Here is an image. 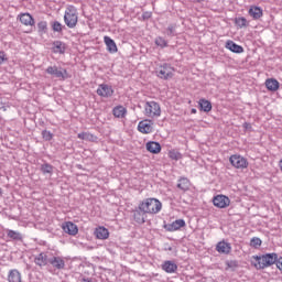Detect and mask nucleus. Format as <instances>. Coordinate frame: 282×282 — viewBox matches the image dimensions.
<instances>
[{
	"instance_id": "obj_32",
	"label": "nucleus",
	"mask_w": 282,
	"mask_h": 282,
	"mask_svg": "<svg viewBox=\"0 0 282 282\" xmlns=\"http://www.w3.org/2000/svg\"><path fill=\"white\" fill-rule=\"evenodd\" d=\"M191 186V182L188 181V178L186 177H182L178 180V183H177V188H180L181 191H188Z\"/></svg>"
},
{
	"instance_id": "obj_9",
	"label": "nucleus",
	"mask_w": 282,
	"mask_h": 282,
	"mask_svg": "<svg viewBox=\"0 0 282 282\" xmlns=\"http://www.w3.org/2000/svg\"><path fill=\"white\" fill-rule=\"evenodd\" d=\"M186 226V221L184 219H177L171 224H165L163 228L167 232H175V230H180L181 228H184Z\"/></svg>"
},
{
	"instance_id": "obj_6",
	"label": "nucleus",
	"mask_w": 282,
	"mask_h": 282,
	"mask_svg": "<svg viewBox=\"0 0 282 282\" xmlns=\"http://www.w3.org/2000/svg\"><path fill=\"white\" fill-rule=\"evenodd\" d=\"M229 161L235 169H248V160L241 155L234 154L230 156Z\"/></svg>"
},
{
	"instance_id": "obj_24",
	"label": "nucleus",
	"mask_w": 282,
	"mask_h": 282,
	"mask_svg": "<svg viewBox=\"0 0 282 282\" xmlns=\"http://www.w3.org/2000/svg\"><path fill=\"white\" fill-rule=\"evenodd\" d=\"M95 236L97 239H109V229L105 228V227H98L95 229Z\"/></svg>"
},
{
	"instance_id": "obj_23",
	"label": "nucleus",
	"mask_w": 282,
	"mask_h": 282,
	"mask_svg": "<svg viewBox=\"0 0 282 282\" xmlns=\"http://www.w3.org/2000/svg\"><path fill=\"white\" fill-rule=\"evenodd\" d=\"M198 106L200 108V111H205V113L213 111V104L208 99H199Z\"/></svg>"
},
{
	"instance_id": "obj_39",
	"label": "nucleus",
	"mask_w": 282,
	"mask_h": 282,
	"mask_svg": "<svg viewBox=\"0 0 282 282\" xmlns=\"http://www.w3.org/2000/svg\"><path fill=\"white\" fill-rule=\"evenodd\" d=\"M42 138L46 142H50L52 140V138H54V134L52 132L47 131V130H43L42 131Z\"/></svg>"
},
{
	"instance_id": "obj_46",
	"label": "nucleus",
	"mask_w": 282,
	"mask_h": 282,
	"mask_svg": "<svg viewBox=\"0 0 282 282\" xmlns=\"http://www.w3.org/2000/svg\"><path fill=\"white\" fill-rule=\"evenodd\" d=\"M82 282H91V280H90V279H85V278H84V279L82 280Z\"/></svg>"
},
{
	"instance_id": "obj_19",
	"label": "nucleus",
	"mask_w": 282,
	"mask_h": 282,
	"mask_svg": "<svg viewBox=\"0 0 282 282\" xmlns=\"http://www.w3.org/2000/svg\"><path fill=\"white\" fill-rule=\"evenodd\" d=\"M138 131H140V133H152L153 126H151L148 120L140 121L138 124Z\"/></svg>"
},
{
	"instance_id": "obj_26",
	"label": "nucleus",
	"mask_w": 282,
	"mask_h": 282,
	"mask_svg": "<svg viewBox=\"0 0 282 282\" xmlns=\"http://www.w3.org/2000/svg\"><path fill=\"white\" fill-rule=\"evenodd\" d=\"M265 87L269 91H276L280 87L279 80L271 78L265 80Z\"/></svg>"
},
{
	"instance_id": "obj_28",
	"label": "nucleus",
	"mask_w": 282,
	"mask_h": 282,
	"mask_svg": "<svg viewBox=\"0 0 282 282\" xmlns=\"http://www.w3.org/2000/svg\"><path fill=\"white\" fill-rule=\"evenodd\" d=\"M115 118H124L127 116V108L124 106H117L112 109Z\"/></svg>"
},
{
	"instance_id": "obj_5",
	"label": "nucleus",
	"mask_w": 282,
	"mask_h": 282,
	"mask_svg": "<svg viewBox=\"0 0 282 282\" xmlns=\"http://www.w3.org/2000/svg\"><path fill=\"white\" fill-rule=\"evenodd\" d=\"M158 78H162L163 80H169V78L173 77V67L169 63H164L156 70Z\"/></svg>"
},
{
	"instance_id": "obj_15",
	"label": "nucleus",
	"mask_w": 282,
	"mask_h": 282,
	"mask_svg": "<svg viewBox=\"0 0 282 282\" xmlns=\"http://www.w3.org/2000/svg\"><path fill=\"white\" fill-rule=\"evenodd\" d=\"M133 219L137 224H144V219H145V216H147V212L142 210L140 208V205L137 209H134L133 212Z\"/></svg>"
},
{
	"instance_id": "obj_25",
	"label": "nucleus",
	"mask_w": 282,
	"mask_h": 282,
	"mask_svg": "<svg viewBox=\"0 0 282 282\" xmlns=\"http://www.w3.org/2000/svg\"><path fill=\"white\" fill-rule=\"evenodd\" d=\"M7 237L8 239H11L12 241H23V234L19 231H14L12 229L7 230Z\"/></svg>"
},
{
	"instance_id": "obj_44",
	"label": "nucleus",
	"mask_w": 282,
	"mask_h": 282,
	"mask_svg": "<svg viewBox=\"0 0 282 282\" xmlns=\"http://www.w3.org/2000/svg\"><path fill=\"white\" fill-rule=\"evenodd\" d=\"M275 265L278 269H280L282 271V258H280L275 261Z\"/></svg>"
},
{
	"instance_id": "obj_7",
	"label": "nucleus",
	"mask_w": 282,
	"mask_h": 282,
	"mask_svg": "<svg viewBox=\"0 0 282 282\" xmlns=\"http://www.w3.org/2000/svg\"><path fill=\"white\" fill-rule=\"evenodd\" d=\"M46 74L54 76V78H67V69H58V66H48L46 68Z\"/></svg>"
},
{
	"instance_id": "obj_10",
	"label": "nucleus",
	"mask_w": 282,
	"mask_h": 282,
	"mask_svg": "<svg viewBox=\"0 0 282 282\" xmlns=\"http://www.w3.org/2000/svg\"><path fill=\"white\" fill-rule=\"evenodd\" d=\"M97 95L102 98H111L113 96V88L107 84L99 85Z\"/></svg>"
},
{
	"instance_id": "obj_8",
	"label": "nucleus",
	"mask_w": 282,
	"mask_h": 282,
	"mask_svg": "<svg viewBox=\"0 0 282 282\" xmlns=\"http://www.w3.org/2000/svg\"><path fill=\"white\" fill-rule=\"evenodd\" d=\"M213 204L216 208H228L230 206V198L225 195H217L214 197Z\"/></svg>"
},
{
	"instance_id": "obj_50",
	"label": "nucleus",
	"mask_w": 282,
	"mask_h": 282,
	"mask_svg": "<svg viewBox=\"0 0 282 282\" xmlns=\"http://www.w3.org/2000/svg\"><path fill=\"white\" fill-rule=\"evenodd\" d=\"M3 194V191L0 188V195H2Z\"/></svg>"
},
{
	"instance_id": "obj_4",
	"label": "nucleus",
	"mask_w": 282,
	"mask_h": 282,
	"mask_svg": "<svg viewBox=\"0 0 282 282\" xmlns=\"http://www.w3.org/2000/svg\"><path fill=\"white\" fill-rule=\"evenodd\" d=\"M145 116H148V118H158L162 115V109L160 108V104L155 102V101H147L145 106Z\"/></svg>"
},
{
	"instance_id": "obj_49",
	"label": "nucleus",
	"mask_w": 282,
	"mask_h": 282,
	"mask_svg": "<svg viewBox=\"0 0 282 282\" xmlns=\"http://www.w3.org/2000/svg\"><path fill=\"white\" fill-rule=\"evenodd\" d=\"M196 1V3H202V1H204V0H195Z\"/></svg>"
},
{
	"instance_id": "obj_12",
	"label": "nucleus",
	"mask_w": 282,
	"mask_h": 282,
	"mask_svg": "<svg viewBox=\"0 0 282 282\" xmlns=\"http://www.w3.org/2000/svg\"><path fill=\"white\" fill-rule=\"evenodd\" d=\"M216 250L220 254H230L232 246L230 245V242H226L223 240L216 245Z\"/></svg>"
},
{
	"instance_id": "obj_43",
	"label": "nucleus",
	"mask_w": 282,
	"mask_h": 282,
	"mask_svg": "<svg viewBox=\"0 0 282 282\" xmlns=\"http://www.w3.org/2000/svg\"><path fill=\"white\" fill-rule=\"evenodd\" d=\"M6 53L0 51V65H3L6 63Z\"/></svg>"
},
{
	"instance_id": "obj_1",
	"label": "nucleus",
	"mask_w": 282,
	"mask_h": 282,
	"mask_svg": "<svg viewBox=\"0 0 282 282\" xmlns=\"http://www.w3.org/2000/svg\"><path fill=\"white\" fill-rule=\"evenodd\" d=\"M139 208L145 214L158 215L162 210V203L158 198H147L139 204Z\"/></svg>"
},
{
	"instance_id": "obj_35",
	"label": "nucleus",
	"mask_w": 282,
	"mask_h": 282,
	"mask_svg": "<svg viewBox=\"0 0 282 282\" xmlns=\"http://www.w3.org/2000/svg\"><path fill=\"white\" fill-rule=\"evenodd\" d=\"M236 25H238V28H248V20L243 17L240 18H236L235 20Z\"/></svg>"
},
{
	"instance_id": "obj_3",
	"label": "nucleus",
	"mask_w": 282,
	"mask_h": 282,
	"mask_svg": "<svg viewBox=\"0 0 282 282\" xmlns=\"http://www.w3.org/2000/svg\"><path fill=\"white\" fill-rule=\"evenodd\" d=\"M64 22L67 28L74 29L78 24V14L76 13V9L74 7L68 8L64 14Z\"/></svg>"
},
{
	"instance_id": "obj_11",
	"label": "nucleus",
	"mask_w": 282,
	"mask_h": 282,
	"mask_svg": "<svg viewBox=\"0 0 282 282\" xmlns=\"http://www.w3.org/2000/svg\"><path fill=\"white\" fill-rule=\"evenodd\" d=\"M62 228L64 232L70 235L72 237H76V235H78V226L72 221L65 223Z\"/></svg>"
},
{
	"instance_id": "obj_18",
	"label": "nucleus",
	"mask_w": 282,
	"mask_h": 282,
	"mask_svg": "<svg viewBox=\"0 0 282 282\" xmlns=\"http://www.w3.org/2000/svg\"><path fill=\"white\" fill-rule=\"evenodd\" d=\"M249 15L257 21L263 17V9H261V7L251 6L249 9Z\"/></svg>"
},
{
	"instance_id": "obj_14",
	"label": "nucleus",
	"mask_w": 282,
	"mask_h": 282,
	"mask_svg": "<svg viewBox=\"0 0 282 282\" xmlns=\"http://www.w3.org/2000/svg\"><path fill=\"white\" fill-rule=\"evenodd\" d=\"M104 43L110 54H116V52H118V45H116V41H113V39L105 36Z\"/></svg>"
},
{
	"instance_id": "obj_30",
	"label": "nucleus",
	"mask_w": 282,
	"mask_h": 282,
	"mask_svg": "<svg viewBox=\"0 0 282 282\" xmlns=\"http://www.w3.org/2000/svg\"><path fill=\"white\" fill-rule=\"evenodd\" d=\"M77 138H79V140H86L87 142H96L98 140V137L89 132L78 133Z\"/></svg>"
},
{
	"instance_id": "obj_42",
	"label": "nucleus",
	"mask_w": 282,
	"mask_h": 282,
	"mask_svg": "<svg viewBox=\"0 0 282 282\" xmlns=\"http://www.w3.org/2000/svg\"><path fill=\"white\" fill-rule=\"evenodd\" d=\"M152 14L153 13H151L149 11L143 12V14H142L143 21H149V19H151Z\"/></svg>"
},
{
	"instance_id": "obj_22",
	"label": "nucleus",
	"mask_w": 282,
	"mask_h": 282,
	"mask_svg": "<svg viewBox=\"0 0 282 282\" xmlns=\"http://www.w3.org/2000/svg\"><path fill=\"white\" fill-rule=\"evenodd\" d=\"M66 50H67V45L65 44V42H61V41L53 42L54 54H65Z\"/></svg>"
},
{
	"instance_id": "obj_20",
	"label": "nucleus",
	"mask_w": 282,
	"mask_h": 282,
	"mask_svg": "<svg viewBox=\"0 0 282 282\" xmlns=\"http://www.w3.org/2000/svg\"><path fill=\"white\" fill-rule=\"evenodd\" d=\"M50 264L53 265V268H56L57 270L65 269V260H63V258L61 257L50 258Z\"/></svg>"
},
{
	"instance_id": "obj_29",
	"label": "nucleus",
	"mask_w": 282,
	"mask_h": 282,
	"mask_svg": "<svg viewBox=\"0 0 282 282\" xmlns=\"http://www.w3.org/2000/svg\"><path fill=\"white\" fill-rule=\"evenodd\" d=\"M9 282H21V273L19 270L13 269L9 271V276H8Z\"/></svg>"
},
{
	"instance_id": "obj_16",
	"label": "nucleus",
	"mask_w": 282,
	"mask_h": 282,
	"mask_svg": "<svg viewBox=\"0 0 282 282\" xmlns=\"http://www.w3.org/2000/svg\"><path fill=\"white\" fill-rule=\"evenodd\" d=\"M147 151H149V153H154L158 154L160 153V151H162V145L160 144V142H155V141H150L145 144Z\"/></svg>"
},
{
	"instance_id": "obj_31",
	"label": "nucleus",
	"mask_w": 282,
	"mask_h": 282,
	"mask_svg": "<svg viewBox=\"0 0 282 282\" xmlns=\"http://www.w3.org/2000/svg\"><path fill=\"white\" fill-rule=\"evenodd\" d=\"M40 171L43 173V175H52V173H54V165L50 163H43L40 166Z\"/></svg>"
},
{
	"instance_id": "obj_34",
	"label": "nucleus",
	"mask_w": 282,
	"mask_h": 282,
	"mask_svg": "<svg viewBox=\"0 0 282 282\" xmlns=\"http://www.w3.org/2000/svg\"><path fill=\"white\" fill-rule=\"evenodd\" d=\"M154 43L155 45H158V47H161V50H164V47H169V42L162 36L155 37Z\"/></svg>"
},
{
	"instance_id": "obj_13",
	"label": "nucleus",
	"mask_w": 282,
	"mask_h": 282,
	"mask_svg": "<svg viewBox=\"0 0 282 282\" xmlns=\"http://www.w3.org/2000/svg\"><path fill=\"white\" fill-rule=\"evenodd\" d=\"M225 47L234 54H243V46L232 42V40L227 41Z\"/></svg>"
},
{
	"instance_id": "obj_37",
	"label": "nucleus",
	"mask_w": 282,
	"mask_h": 282,
	"mask_svg": "<svg viewBox=\"0 0 282 282\" xmlns=\"http://www.w3.org/2000/svg\"><path fill=\"white\" fill-rule=\"evenodd\" d=\"M261 243L263 242L258 237H253L250 241L251 248H261Z\"/></svg>"
},
{
	"instance_id": "obj_45",
	"label": "nucleus",
	"mask_w": 282,
	"mask_h": 282,
	"mask_svg": "<svg viewBox=\"0 0 282 282\" xmlns=\"http://www.w3.org/2000/svg\"><path fill=\"white\" fill-rule=\"evenodd\" d=\"M243 129H252V124L248 123V122H245L243 123Z\"/></svg>"
},
{
	"instance_id": "obj_36",
	"label": "nucleus",
	"mask_w": 282,
	"mask_h": 282,
	"mask_svg": "<svg viewBox=\"0 0 282 282\" xmlns=\"http://www.w3.org/2000/svg\"><path fill=\"white\" fill-rule=\"evenodd\" d=\"M37 32L40 34H47V22L45 21H40L37 23Z\"/></svg>"
},
{
	"instance_id": "obj_47",
	"label": "nucleus",
	"mask_w": 282,
	"mask_h": 282,
	"mask_svg": "<svg viewBox=\"0 0 282 282\" xmlns=\"http://www.w3.org/2000/svg\"><path fill=\"white\" fill-rule=\"evenodd\" d=\"M192 113H197V109L193 108Z\"/></svg>"
},
{
	"instance_id": "obj_38",
	"label": "nucleus",
	"mask_w": 282,
	"mask_h": 282,
	"mask_svg": "<svg viewBox=\"0 0 282 282\" xmlns=\"http://www.w3.org/2000/svg\"><path fill=\"white\" fill-rule=\"evenodd\" d=\"M52 30L53 32H63V24H61L58 21H54L52 23Z\"/></svg>"
},
{
	"instance_id": "obj_17",
	"label": "nucleus",
	"mask_w": 282,
	"mask_h": 282,
	"mask_svg": "<svg viewBox=\"0 0 282 282\" xmlns=\"http://www.w3.org/2000/svg\"><path fill=\"white\" fill-rule=\"evenodd\" d=\"M162 270L169 274H173L177 272V264L171 260H167L162 264Z\"/></svg>"
},
{
	"instance_id": "obj_48",
	"label": "nucleus",
	"mask_w": 282,
	"mask_h": 282,
	"mask_svg": "<svg viewBox=\"0 0 282 282\" xmlns=\"http://www.w3.org/2000/svg\"><path fill=\"white\" fill-rule=\"evenodd\" d=\"M279 166H280V169L282 171V160L280 161Z\"/></svg>"
},
{
	"instance_id": "obj_2",
	"label": "nucleus",
	"mask_w": 282,
	"mask_h": 282,
	"mask_svg": "<svg viewBox=\"0 0 282 282\" xmlns=\"http://www.w3.org/2000/svg\"><path fill=\"white\" fill-rule=\"evenodd\" d=\"M258 264H256V268L259 270H264V268H270V265H274L276 263V260L279 259V256L276 253H265L262 257L256 256L254 257Z\"/></svg>"
},
{
	"instance_id": "obj_33",
	"label": "nucleus",
	"mask_w": 282,
	"mask_h": 282,
	"mask_svg": "<svg viewBox=\"0 0 282 282\" xmlns=\"http://www.w3.org/2000/svg\"><path fill=\"white\" fill-rule=\"evenodd\" d=\"M225 265H226V270H231V272H235V270H237V268H239V261L226 260Z\"/></svg>"
},
{
	"instance_id": "obj_21",
	"label": "nucleus",
	"mask_w": 282,
	"mask_h": 282,
	"mask_svg": "<svg viewBox=\"0 0 282 282\" xmlns=\"http://www.w3.org/2000/svg\"><path fill=\"white\" fill-rule=\"evenodd\" d=\"M19 20L22 23V25H34L35 21L32 14L30 13H21L19 15Z\"/></svg>"
},
{
	"instance_id": "obj_40",
	"label": "nucleus",
	"mask_w": 282,
	"mask_h": 282,
	"mask_svg": "<svg viewBox=\"0 0 282 282\" xmlns=\"http://www.w3.org/2000/svg\"><path fill=\"white\" fill-rule=\"evenodd\" d=\"M170 158H171L172 160H182V153L175 152V151H171V152H170Z\"/></svg>"
},
{
	"instance_id": "obj_27",
	"label": "nucleus",
	"mask_w": 282,
	"mask_h": 282,
	"mask_svg": "<svg viewBox=\"0 0 282 282\" xmlns=\"http://www.w3.org/2000/svg\"><path fill=\"white\" fill-rule=\"evenodd\" d=\"M34 262L36 265L43 267V265H47V263H50V259L47 258V254L42 252L37 257H35Z\"/></svg>"
},
{
	"instance_id": "obj_41",
	"label": "nucleus",
	"mask_w": 282,
	"mask_h": 282,
	"mask_svg": "<svg viewBox=\"0 0 282 282\" xmlns=\"http://www.w3.org/2000/svg\"><path fill=\"white\" fill-rule=\"evenodd\" d=\"M167 36H175V26L173 25L167 26Z\"/></svg>"
}]
</instances>
